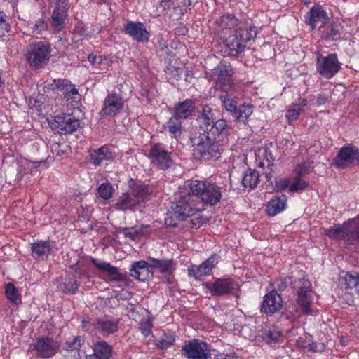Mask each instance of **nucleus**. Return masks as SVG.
I'll return each mask as SVG.
<instances>
[{"label": "nucleus", "instance_id": "obj_24", "mask_svg": "<svg viewBox=\"0 0 359 359\" xmlns=\"http://www.w3.org/2000/svg\"><path fill=\"white\" fill-rule=\"evenodd\" d=\"M283 307L281 297L275 290L266 294L262 304L261 311L266 314H273L279 311Z\"/></svg>", "mask_w": 359, "mask_h": 359}, {"label": "nucleus", "instance_id": "obj_58", "mask_svg": "<svg viewBox=\"0 0 359 359\" xmlns=\"http://www.w3.org/2000/svg\"><path fill=\"white\" fill-rule=\"evenodd\" d=\"M81 339L79 337H76L72 341L67 344V349L68 351L78 350L81 347Z\"/></svg>", "mask_w": 359, "mask_h": 359}, {"label": "nucleus", "instance_id": "obj_20", "mask_svg": "<svg viewBox=\"0 0 359 359\" xmlns=\"http://www.w3.org/2000/svg\"><path fill=\"white\" fill-rule=\"evenodd\" d=\"M227 123L224 119H217L215 123L211 125L210 128L206 129L205 133L212 140L217 141L222 145L227 144Z\"/></svg>", "mask_w": 359, "mask_h": 359}, {"label": "nucleus", "instance_id": "obj_30", "mask_svg": "<svg viewBox=\"0 0 359 359\" xmlns=\"http://www.w3.org/2000/svg\"><path fill=\"white\" fill-rule=\"evenodd\" d=\"M217 111L213 110L209 106H205L202 114L198 116V121L201 129L205 131L208 128H210L212 124L216 122Z\"/></svg>", "mask_w": 359, "mask_h": 359}, {"label": "nucleus", "instance_id": "obj_34", "mask_svg": "<svg viewBox=\"0 0 359 359\" xmlns=\"http://www.w3.org/2000/svg\"><path fill=\"white\" fill-rule=\"evenodd\" d=\"M118 325V320L104 318L97 320L96 327L103 334H109L117 331Z\"/></svg>", "mask_w": 359, "mask_h": 359}, {"label": "nucleus", "instance_id": "obj_23", "mask_svg": "<svg viewBox=\"0 0 359 359\" xmlns=\"http://www.w3.org/2000/svg\"><path fill=\"white\" fill-rule=\"evenodd\" d=\"M92 262L102 272L103 276H106L105 279L107 281H124L126 280V275L120 273L116 267L109 263L99 262L95 259H93Z\"/></svg>", "mask_w": 359, "mask_h": 359}, {"label": "nucleus", "instance_id": "obj_8", "mask_svg": "<svg viewBox=\"0 0 359 359\" xmlns=\"http://www.w3.org/2000/svg\"><path fill=\"white\" fill-rule=\"evenodd\" d=\"M51 47L47 41H36L27 47L25 58L34 69H39L46 65L50 57Z\"/></svg>", "mask_w": 359, "mask_h": 359}, {"label": "nucleus", "instance_id": "obj_25", "mask_svg": "<svg viewBox=\"0 0 359 359\" xmlns=\"http://www.w3.org/2000/svg\"><path fill=\"white\" fill-rule=\"evenodd\" d=\"M90 160L95 165H107L116 157L114 153L106 146L91 151Z\"/></svg>", "mask_w": 359, "mask_h": 359}, {"label": "nucleus", "instance_id": "obj_11", "mask_svg": "<svg viewBox=\"0 0 359 359\" xmlns=\"http://www.w3.org/2000/svg\"><path fill=\"white\" fill-rule=\"evenodd\" d=\"M341 62L336 54H329L327 56L318 55L316 60V69L325 79H331L341 69Z\"/></svg>", "mask_w": 359, "mask_h": 359}, {"label": "nucleus", "instance_id": "obj_51", "mask_svg": "<svg viewBox=\"0 0 359 359\" xmlns=\"http://www.w3.org/2000/svg\"><path fill=\"white\" fill-rule=\"evenodd\" d=\"M99 196L103 199H109L112 196L113 188L109 183H103L98 187Z\"/></svg>", "mask_w": 359, "mask_h": 359}, {"label": "nucleus", "instance_id": "obj_18", "mask_svg": "<svg viewBox=\"0 0 359 359\" xmlns=\"http://www.w3.org/2000/svg\"><path fill=\"white\" fill-rule=\"evenodd\" d=\"M231 278H217L212 283H206L205 287L213 296H223L231 293L237 287Z\"/></svg>", "mask_w": 359, "mask_h": 359}, {"label": "nucleus", "instance_id": "obj_55", "mask_svg": "<svg viewBox=\"0 0 359 359\" xmlns=\"http://www.w3.org/2000/svg\"><path fill=\"white\" fill-rule=\"evenodd\" d=\"M6 15L0 12V37L5 36L10 29V25L6 21Z\"/></svg>", "mask_w": 359, "mask_h": 359}, {"label": "nucleus", "instance_id": "obj_29", "mask_svg": "<svg viewBox=\"0 0 359 359\" xmlns=\"http://www.w3.org/2000/svg\"><path fill=\"white\" fill-rule=\"evenodd\" d=\"M196 109V102L191 99L177 103L174 108V114L180 118H187L193 115Z\"/></svg>", "mask_w": 359, "mask_h": 359}, {"label": "nucleus", "instance_id": "obj_12", "mask_svg": "<svg viewBox=\"0 0 359 359\" xmlns=\"http://www.w3.org/2000/svg\"><path fill=\"white\" fill-rule=\"evenodd\" d=\"M182 352L187 359H211L208 344L197 339L187 341Z\"/></svg>", "mask_w": 359, "mask_h": 359}, {"label": "nucleus", "instance_id": "obj_56", "mask_svg": "<svg viewBox=\"0 0 359 359\" xmlns=\"http://www.w3.org/2000/svg\"><path fill=\"white\" fill-rule=\"evenodd\" d=\"M74 34L78 35L81 39L88 36V32L83 22H77L74 29Z\"/></svg>", "mask_w": 359, "mask_h": 359}, {"label": "nucleus", "instance_id": "obj_45", "mask_svg": "<svg viewBox=\"0 0 359 359\" xmlns=\"http://www.w3.org/2000/svg\"><path fill=\"white\" fill-rule=\"evenodd\" d=\"M340 25L336 22H332L327 28L324 34V38L329 40H337L341 38Z\"/></svg>", "mask_w": 359, "mask_h": 359}, {"label": "nucleus", "instance_id": "obj_41", "mask_svg": "<svg viewBox=\"0 0 359 359\" xmlns=\"http://www.w3.org/2000/svg\"><path fill=\"white\" fill-rule=\"evenodd\" d=\"M175 63H176V61ZM165 72L168 81L172 83V81H178L180 79L182 70L175 64L168 62L165 66Z\"/></svg>", "mask_w": 359, "mask_h": 359}, {"label": "nucleus", "instance_id": "obj_17", "mask_svg": "<svg viewBox=\"0 0 359 359\" xmlns=\"http://www.w3.org/2000/svg\"><path fill=\"white\" fill-rule=\"evenodd\" d=\"M80 127V121L72 114H64L55 118L52 128L57 130L60 133H71Z\"/></svg>", "mask_w": 359, "mask_h": 359}, {"label": "nucleus", "instance_id": "obj_52", "mask_svg": "<svg viewBox=\"0 0 359 359\" xmlns=\"http://www.w3.org/2000/svg\"><path fill=\"white\" fill-rule=\"evenodd\" d=\"M32 32L34 34H41L43 32L47 29L46 23L43 18H40L35 22L34 24L29 25Z\"/></svg>", "mask_w": 359, "mask_h": 359}, {"label": "nucleus", "instance_id": "obj_38", "mask_svg": "<svg viewBox=\"0 0 359 359\" xmlns=\"http://www.w3.org/2000/svg\"><path fill=\"white\" fill-rule=\"evenodd\" d=\"M262 337L267 344L273 345L279 342L281 339V333L276 327H270L265 330Z\"/></svg>", "mask_w": 359, "mask_h": 359}, {"label": "nucleus", "instance_id": "obj_43", "mask_svg": "<svg viewBox=\"0 0 359 359\" xmlns=\"http://www.w3.org/2000/svg\"><path fill=\"white\" fill-rule=\"evenodd\" d=\"M152 327L153 318L149 315L142 318L139 323V330L144 337H147L151 334Z\"/></svg>", "mask_w": 359, "mask_h": 359}, {"label": "nucleus", "instance_id": "obj_47", "mask_svg": "<svg viewBox=\"0 0 359 359\" xmlns=\"http://www.w3.org/2000/svg\"><path fill=\"white\" fill-rule=\"evenodd\" d=\"M259 182V174L256 171H250L246 173L243 179V185L245 188L253 189Z\"/></svg>", "mask_w": 359, "mask_h": 359}, {"label": "nucleus", "instance_id": "obj_62", "mask_svg": "<svg viewBox=\"0 0 359 359\" xmlns=\"http://www.w3.org/2000/svg\"><path fill=\"white\" fill-rule=\"evenodd\" d=\"M296 105L298 106L299 107L300 106H306V105H307V100L305 99H303L302 100H301V102L299 104H296Z\"/></svg>", "mask_w": 359, "mask_h": 359}, {"label": "nucleus", "instance_id": "obj_61", "mask_svg": "<svg viewBox=\"0 0 359 359\" xmlns=\"http://www.w3.org/2000/svg\"><path fill=\"white\" fill-rule=\"evenodd\" d=\"M193 76H194V74L191 71H189V70L186 71L185 80L187 81L190 83L191 81Z\"/></svg>", "mask_w": 359, "mask_h": 359}, {"label": "nucleus", "instance_id": "obj_28", "mask_svg": "<svg viewBox=\"0 0 359 359\" xmlns=\"http://www.w3.org/2000/svg\"><path fill=\"white\" fill-rule=\"evenodd\" d=\"M151 264L142 260L132 264L130 275L139 280L144 281L151 277Z\"/></svg>", "mask_w": 359, "mask_h": 359}, {"label": "nucleus", "instance_id": "obj_3", "mask_svg": "<svg viewBox=\"0 0 359 359\" xmlns=\"http://www.w3.org/2000/svg\"><path fill=\"white\" fill-rule=\"evenodd\" d=\"M257 34V27L252 25L234 29L225 41L229 55H237L243 52Z\"/></svg>", "mask_w": 359, "mask_h": 359}, {"label": "nucleus", "instance_id": "obj_19", "mask_svg": "<svg viewBox=\"0 0 359 359\" xmlns=\"http://www.w3.org/2000/svg\"><path fill=\"white\" fill-rule=\"evenodd\" d=\"M217 264V257H210L200 265H191L188 268V273L196 280H201L211 273L213 267Z\"/></svg>", "mask_w": 359, "mask_h": 359}, {"label": "nucleus", "instance_id": "obj_48", "mask_svg": "<svg viewBox=\"0 0 359 359\" xmlns=\"http://www.w3.org/2000/svg\"><path fill=\"white\" fill-rule=\"evenodd\" d=\"M6 294L7 298L14 304H18L21 302V297L18 290L11 283H8L6 285Z\"/></svg>", "mask_w": 359, "mask_h": 359}, {"label": "nucleus", "instance_id": "obj_14", "mask_svg": "<svg viewBox=\"0 0 359 359\" xmlns=\"http://www.w3.org/2000/svg\"><path fill=\"white\" fill-rule=\"evenodd\" d=\"M60 348V344L53 339L48 337L38 338L33 344V350L36 355L43 358H50L54 356Z\"/></svg>", "mask_w": 359, "mask_h": 359}, {"label": "nucleus", "instance_id": "obj_6", "mask_svg": "<svg viewBox=\"0 0 359 359\" xmlns=\"http://www.w3.org/2000/svg\"><path fill=\"white\" fill-rule=\"evenodd\" d=\"M292 284L297 294V303L302 311L306 314L315 315L318 309L314 306V297L310 281L304 278H299L294 280Z\"/></svg>", "mask_w": 359, "mask_h": 359}, {"label": "nucleus", "instance_id": "obj_5", "mask_svg": "<svg viewBox=\"0 0 359 359\" xmlns=\"http://www.w3.org/2000/svg\"><path fill=\"white\" fill-rule=\"evenodd\" d=\"M151 191L145 184L138 183L131 188L130 193L121 196L116 204V208L121 210H134L149 199Z\"/></svg>", "mask_w": 359, "mask_h": 359}, {"label": "nucleus", "instance_id": "obj_60", "mask_svg": "<svg viewBox=\"0 0 359 359\" xmlns=\"http://www.w3.org/2000/svg\"><path fill=\"white\" fill-rule=\"evenodd\" d=\"M88 60L90 64L95 66L97 64L101 63L102 57V56L97 57L94 54H90L88 57Z\"/></svg>", "mask_w": 359, "mask_h": 359}, {"label": "nucleus", "instance_id": "obj_31", "mask_svg": "<svg viewBox=\"0 0 359 359\" xmlns=\"http://www.w3.org/2000/svg\"><path fill=\"white\" fill-rule=\"evenodd\" d=\"M220 27L223 29L243 28L251 25L246 20H239L234 15L227 13L223 15L220 18Z\"/></svg>", "mask_w": 359, "mask_h": 359}, {"label": "nucleus", "instance_id": "obj_32", "mask_svg": "<svg viewBox=\"0 0 359 359\" xmlns=\"http://www.w3.org/2000/svg\"><path fill=\"white\" fill-rule=\"evenodd\" d=\"M50 241H39L32 244V255L34 259H43L50 251Z\"/></svg>", "mask_w": 359, "mask_h": 359}, {"label": "nucleus", "instance_id": "obj_15", "mask_svg": "<svg viewBox=\"0 0 359 359\" xmlns=\"http://www.w3.org/2000/svg\"><path fill=\"white\" fill-rule=\"evenodd\" d=\"M233 69L231 65L225 62H220L213 69V74L215 78L216 86L224 91L230 89L232 85Z\"/></svg>", "mask_w": 359, "mask_h": 359}, {"label": "nucleus", "instance_id": "obj_27", "mask_svg": "<svg viewBox=\"0 0 359 359\" xmlns=\"http://www.w3.org/2000/svg\"><path fill=\"white\" fill-rule=\"evenodd\" d=\"M123 100L117 94H109L104 100L102 113L104 115L114 116L123 108Z\"/></svg>", "mask_w": 359, "mask_h": 359}, {"label": "nucleus", "instance_id": "obj_2", "mask_svg": "<svg viewBox=\"0 0 359 359\" xmlns=\"http://www.w3.org/2000/svg\"><path fill=\"white\" fill-rule=\"evenodd\" d=\"M172 208L173 217L182 221L204 210L203 203L196 200V195L190 192L189 188H187V193L184 194L180 191L179 197Z\"/></svg>", "mask_w": 359, "mask_h": 359}, {"label": "nucleus", "instance_id": "obj_4", "mask_svg": "<svg viewBox=\"0 0 359 359\" xmlns=\"http://www.w3.org/2000/svg\"><path fill=\"white\" fill-rule=\"evenodd\" d=\"M194 147L193 154L196 159L208 161L217 158L222 146L217 141L210 138L205 133H200L191 139Z\"/></svg>", "mask_w": 359, "mask_h": 359}, {"label": "nucleus", "instance_id": "obj_57", "mask_svg": "<svg viewBox=\"0 0 359 359\" xmlns=\"http://www.w3.org/2000/svg\"><path fill=\"white\" fill-rule=\"evenodd\" d=\"M300 108L298 106L294 105L292 108L287 109L285 116L290 121H292L296 120L298 118Z\"/></svg>", "mask_w": 359, "mask_h": 359}, {"label": "nucleus", "instance_id": "obj_35", "mask_svg": "<svg viewBox=\"0 0 359 359\" xmlns=\"http://www.w3.org/2000/svg\"><path fill=\"white\" fill-rule=\"evenodd\" d=\"M151 269H156L161 273L171 274L175 271V266L172 260L151 259Z\"/></svg>", "mask_w": 359, "mask_h": 359}, {"label": "nucleus", "instance_id": "obj_33", "mask_svg": "<svg viewBox=\"0 0 359 359\" xmlns=\"http://www.w3.org/2000/svg\"><path fill=\"white\" fill-rule=\"evenodd\" d=\"M287 196L282 195L279 197L272 198L266 208L267 214L270 216H274L283 211L286 208Z\"/></svg>", "mask_w": 359, "mask_h": 359}, {"label": "nucleus", "instance_id": "obj_39", "mask_svg": "<svg viewBox=\"0 0 359 359\" xmlns=\"http://www.w3.org/2000/svg\"><path fill=\"white\" fill-rule=\"evenodd\" d=\"M58 288L63 292L74 294L78 289V284L74 277L68 276L61 280Z\"/></svg>", "mask_w": 359, "mask_h": 359}, {"label": "nucleus", "instance_id": "obj_44", "mask_svg": "<svg viewBox=\"0 0 359 359\" xmlns=\"http://www.w3.org/2000/svg\"><path fill=\"white\" fill-rule=\"evenodd\" d=\"M148 227L140 226L135 228H126L123 230V234L132 240L137 239L139 237L147 233Z\"/></svg>", "mask_w": 359, "mask_h": 359}, {"label": "nucleus", "instance_id": "obj_40", "mask_svg": "<svg viewBox=\"0 0 359 359\" xmlns=\"http://www.w3.org/2000/svg\"><path fill=\"white\" fill-rule=\"evenodd\" d=\"M175 341V334L172 331H166L156 341V346L161 349H167L173 345Z\"/></svg>", "mask_w": 359, "mask_h": 359}, {"label": "nucleus", "instance_id": "obj_26", "mask_svg": "<svg viewBox=\"0 0 359 359\" xmlns=\"http://www.w3.org/2000/svg\"><path fill=\"white\" fill-rule=\"evenodd\" d=\"M126 34L130 35L138 42L149 41V34L142 22H129L124 27Z\"/></svg>", "mask_w": 359, "mask_h": 359}, {"label": "nucleus", "instance_id": "obj_21", "mask_svg": "<svg viewBox=\"0 0 359 359\" xmlns=\"http://www.w3.org/2000/svg\"><path fill=\"white\" fill-rule=\"evenodd\" d=\"M53 89L61 93V95L68 101L77 103L80 100V95L77 89L67 79H57L54 81Z\"/></svg>", "mask_w": 359, "mask_h": 359}, {"label": "nucleus", "instance_id": "obj_22", "mask_svg": "<svg viewBox=\"0 0 359 359\" xmlns=\"http://www.w3.org/2000/svg\"><path fill=\"white\" fill-rule=\"evenodd\" d=\"M329 21V17L326 11L320 5L313 6L305 15V22L311 29H314L318 24L320 26Z\"/></svg>", "mask_w": 359, "mask_h": 359}, {"label": "nucleus", "instance_id": "obj_16", "mask_svg": "<svg viewBox=\"0 0 359 359\" xmlns=\"http://www.w3.org/2000/svg\"><path fill=\"white\" fill-rule=\"evenodd\" d=\"M68 9V0H57L56 6L53 11L50 19L51 27L55 31L60 32L65 27Z\"/></svg>", "mask_w": 359, "mask_h": 359}, {"label": "nucleus", "instance_id": "obj_7", "mask_svg": "<svg viewBox=\"0 0 359 359\" xmlns=\"http://www.w3.org/2000/svg\"><path fill=\"white\" fill-rule=\"evenodd\" d=\"M325 233L332 239H342L350 243L359 241V215L342 225L325 229Z\"/></svg>", "mask_w": 359, "mask_h": 359}, {"label": "nucleus", "instance_id": "obj_63", "mask_svg": "<svg viewBox=\"0 0 359 359\" xmlns=\"http://www.w3.org/2000/svg\"><path fill=\"white\" fill-rule=\"evenodd\" d=\"M224 358H226V355L224 354H219L215 357V359H224Z\"/></svg>", "mask_w": 359, "mask_h": 359}, {"label": "nucleus", "instance_id": "obj_36", "mask_svg": "<svg viewBox=\"0 0 359 359\" xmlns=\"http://www.w3.org/2000/svg\"><path fill=\"white\" fill-rule=\"evenodd\" d=\"M94 356L98 359H109L111 355V347L104 341H99L93 348Z\"/></svg>", "mask_w": 359, "mask_h": 359}, {"label": "nucleus", "instance_id": "obj_49", "mask_svg": "<svg viewBox=\"0 0 359 359\" xmlns=\"http://www.w3.org/2000/svg\"><path fill=\"white\" fill-rule=\"evenodd\" d=\"M344 283L347 288L358 287L359 291V273L356 271L348 272L344 276Z\"/></svg>", "mask_w": 359, "mask_h": 359}, {"label": "nucleus", "instance_id": "obj_42", "mask_svg": "<svg viewBox=\"0 0 359 359\" xmlns=\"http://www.w3.org/2000/svg\"><path fill=\"white\" fill-rule=\"evenodd\" d=\"M256 160L259 161V167H264V161L269 163L272 160L271 152L266 146H262L255 151Z\"/></svg>", "mask_w": 359, "mask_h": 359}, {"label": "nucleus", "instance_id": "obj_50", "mask_svg": "<svg viewBox=\"0 0 359 359\" xmlns=\"http://www.w3.org/2000/svg\"><path fill=\"white\" fill-rule=\"evenodd\" d=\"M221 100L223 103V106L224 108L229 112L236 114V109L238 108L237 106V100L235 98L231 97V96L226 95H222L221 97Z\"/></svg>", "mask_w": 359, "mask_h": 359}, {"label": "nucleus", "instance_id": "obj_53", "mask_svg": "<svg viewBox=\"0 0 359 359\" xmlns=\"http://www.w3.org/2000/svg\"><path fill=\"white\" fill-rule=\"evenodd\" d=\"M313 168V162H302L299 164L295 168V172L299 175H305L310 172L311 170Z\"/></svg>", "mask_w": 359, "mask_h": 359}, {"label": "nucleus", "instance_id": "obj_46", "mask_svg": "<svg viewBox=\"0 0 359 359\" xmlns=\"http://www.w3.org/2000/svg\"><path fill=\"white\" fill-rule=\"evenodd\" d=\"M253 112L252 105L250 104H242L236 109L235 116L243 122L246 121Z\"/></svg>", "mask_w": 359, "mask_h": 359}, {"label": "nucleus", "instance_id": "obj_37", "mask_svg": "<svg viewBox=\"0 0 359 359\" xmlns=\"http://www.w3.org/2000/svg\"><path fill=\"white\" fill-rule=\"evenodd\" d=\"M180 119V118L174 114L164 125V129L175 137L181 135L182 123Z\"/></svg>", "mask_w": 359, "mask_h": 359}, {"label": "nucleus", "instance_id": "obj_13", "mask_svg": "<svg viewBox=\"0 0 359 359\" xmlns=\"http://www.w3.org/2000/svg\"><path fill=\"white\" fill-rule=\"evenodd\" d=\"M359 162V149L353 146L343 147L334 159V165L339 168H346Z\"/></svg>", "mask_w": 359, "mask_h": 359}, {"label": "nucleus", "instance_id": "obj_1", "mask_svg": "<svg viewBox=\"0 0 359 359\" xmlns=\"http://www.w3.org/2000/svg\"><path fill=\"white\" fill-rule=\"evenodd\" d=\"M187 187L194 194L196 200L205 205H214L219 202L222 197L221 188L215 184L205 180H191L187 182Z\"/></svg>", "mask_w": 359, "mask_h": 359}, {"label": "nucleus", "instance_id": "obj_64", "mask_svg": "<svg viewBox=\"0 0 359 359\" xmlns=\"http://www.w3.org/2000/svg\"><path fill=\"white\" fill-rule=\"evenodd\" d=\"M41 163H45L44 161H40V162H33V165L36 168L38 166H39Z\"/></svg>", "mask_w": 359, "mask_h": 359}, {"label": "nucleus", "instance_id": "obj_59", "mask_svg": "<svg viewBox=\"0 0 359 359\" xmlns=\"http://www.w3.org/2000/svg\"><path fill=\"white\" fill-rule=\"evenodd\" d=\"M290 180L289 179L285 178L278 180L276 182V189L278 191H283L287 187H290Z\"/></svg>", "mask_w": 359, "mask_h": 359}, {"label": "nucleus", "instance_id": "obj_9", "mask_svg": "<svg viewBox=\"0 0 359 359\" xmlns=\"http://www.w3.org/2000/svg\"><path fill=\"white\" fill-rule=\"evenodd\" d=\"M149 158L151 163L160 170H167L173 164L172 153L168 151L165 146L161 143L151 146Z\"/></svg>", "mask_w": 359, "mask_h": 359}, {"label": "nucleus", "instance_id": "obj_10", "mask_svg": "<svg viewBox=\"0 0 359 359\" xmlns=\"http://www.w3.org/2000/svg\"><path fill=\"white\" fill-rule=\"evenodd\" d=\"M194 0H160L165 15L173 20L180 19L190 10Z\"/></svg>", "mask_w": 359, "mask_h": 359}, {"label": "nucleus", "instance_id": "obj_54", "mask_svg": "<svg viewBox=\"0 0 359 359\" xmlns=\"http://www.w3.org/2000/svg\"><path fill=\"white\" fill-rule=\"evenodd\" d=\"M307 187V183L300 179L296 178L289 187V191L291 192L299 191L305 189Z\"/></svg>", "mask_w": 359, "mask_h": 359}]
</instances>
